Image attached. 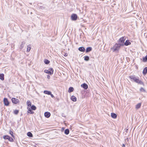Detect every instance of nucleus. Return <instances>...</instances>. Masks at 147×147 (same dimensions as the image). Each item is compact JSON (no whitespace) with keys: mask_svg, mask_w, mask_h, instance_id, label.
Returning <instances> with one entry per match:
<instances>
[{"mask_svg":"<svg viewBox=\"0 0 147 147\" xmlns=\"http://www.w3.org/2000/svg\"><path fill=\"white\" fill-rule=\"evenodd\" d=\"M121 46L119 44L116 43L115 44L114 47L112 48L111 49L113 50V52H115L116 53H118Z\"/></svg>","mask_w":147,"mask_h":147,"instance_id":"obj_1","label":"nucleus"},{"mask_svg":"<svg viewBox=\"0 0 147 147\" xmlns=\"http://www.w3.org/2000/svg\"><path fill=\"white\" fill-rule=\"evenodd\" d=\"M125 40V38L124 37H122L121 38L118 40V44L120 46H123L124 45V41Z\"/></svg>","mask_w":147,"mask_h":147,"instance_id":"obj_2","label":"nucleus"},{"mask_svg":"<svg viewBox=\"0 0 147 147\" xmlns=\"http://www.w3.org/2000/svg\"><path fill=\"white\" fill-rule=\"evenodd\" d=\"M71 19L72 20L75 21L77 19V16L76 14L73 13L71 16Z\"/></svg>","mask_w":147,"mask_h":147,"instance_id":"obj_3","label":"nucleus"},{"mask_svg":"<svg viewBox=\"0 0 147 147\" xmlns=\"http://www.w3.org/2000/svg\"><path fill=\"white\" fill-rule=\"evenodd\" d=\"M11 100L12 102L15 104L18 103L19 102L18 99L14 98H12Z\"/></svg>","mask_w":147,"mask_h":147,"instance_id":"obj_4","label":"nucleus"},{"mask_svg":"<svg viewBox=\"0 0 147 147\" xmlns=\"http://www.w3.org/2000/svg\"><path fill=\"white\" fill-rule=\"evenodd\" d=\"M3 102L5 105L6 106H8L9 105V103L7 98H4Z\"/></svg>","mask_w":147,"mask_h":147,"instance_id":"obj_5","label":"nucleus"},{"mask_svg":"<svg viewBox=\"0 0 147 147\" xmlns=\"http://www.w3.org/2000/svg\"><path fill=\"white\" fill-rule=\"evenodd\" d=\"M129 78L130 79L131 81L133 80L135 82H136V80L137 78L134 75L129 76Z\"/></svg>","mask_w":147,"mask_h":147,"instance_id":"obj_6","label":"nucleus"},{"mask_svg":"<svg viewBox=\"0 0 147 147\" xmlns=\"http://www.w3.org/2000/svg\"><path fill=\"white\" fill-rule=\"evenodd\" d=\"M81 86L85 89H87L88 88V85L85 83L81 84Z\"/></svg>","mask_w":147,"mask_h":147,"instance_id":"obj_7","label":"nucleus"},{"mask_svg":"<svg viewBox=\"0 0 147 147\" xmlns=\"http://www.w3.org/2000/svg\"><path fill=\"white\" fill-rule=\"evenodd\" d=\"M27 109L28 110L27 112L28 113H30L31 114H33L34 113V112L32 111L30 107H27Z\"/></svg>","mask_w":147,"mask_h":147,"instance_id":"obj_8","label":"nucleus"},{"mask_svg":"<svg viewBox=\"0 0 147 147\" xmlns=\"http://www.w3.org/2000/svg\"><path fill=\"white\" fill-rule=\"evenodd\" d=\"M45 116L47 118L49 117L50 115L51 114L50 113L48 112H45L44 113Z\"/></svg>","mask_w":147,"mask_h":147,"instance_id":"obj_9","label":"nucleus"},{"mask_svg":"<svg viewBox=\"0 0 147 147\" xmlns=\"http://www.w3.org/2000/svg\"><path fill=\"white\" fill-rule=\"evenodd\" d=\"M135 82L140 84H143V83L142 81L139 80L137 78Z\"/></svg>","mask_w":147,"mask_h":147,"instance_id":"obj_10","label":"nucleus"},{"mask_svg":"<svg viewBox=\"0 0 147 147\" xmlns=\"http://www.w3.org/2000/svg\"><path fill=\"white\" fill-rule=\"evenodd\" d=\"M131 44V43L129 42V40H127L125 42H124V45L125 46H127L128 45H130Z\"/></svg>","mask_w":147,"mask_h":147,"instance_id":"obj_11","label":"nucleus"},{"mask_svg":"<svg viewBox=\"0 0 147 147\" xmlns=\"http://www.w3.org/2000/svg\"><path fill=\"white\" fill-rule=\"evenodd\" d=\"M142 73L144 75L146 74L147 73V67H146L144 69Z\"/></svg>","mask_w":147,"mask_h":147,"instance_id":"obj_12","label":"nucleus"},{"mask_svg":"<svg viewBox=\"0 0 147 147\" xmlns=\"http://www.w3.org/2000/svg\"><path fill=\"white\" fill-rule=\"evenodd\" d=\"M92 50V48L91 47H88L86 50V53H88Z\"/></svg>","mask_w":147,"mask_h":147,"instance_id":"obj_13","label":"nucleus"},{"mask_svg":"<svg viewBox=\"0 0 147 147\" xmlns=\"http://www.w3.org/2000/svg\"><path fill=\"white\" fill-rule=\"evenodd\" d=\"M111 116L114 119L116 118L117 117V115L113 113H111Z\"/></svg>","mask_w":147,"mask_h":147,"instance_id":"obj_14","label":"nucleus"},{"mask_svg":"<svg viewBox=\"0 0 147 147\" xmlns=\"http://www.w3.org/2000/svg\"><path fill=\"white\" fill-rule=\"evenodd\" d=\"M25 44V41H24L22 42H21V44L20 45V50H22L24 47V45Z\"/></svg>","mask_w":147,"mask_h":147,"instance_id":"obj_15","label":"nucleus"},{"mask_svg":"<svg viewBox=\"0 0 147 147\" xmlns=\"http://www.w3.org/2000/svg\"><path fill=\"white\" fill-rule=\"evenodd\" d=\"M78 50L81 52H84L85 51V49L83 47H81L78 48Z\"/></svg>","mask_w":147,"mask_h":147,"instance_id":"obj_16","label":"nucleus"},{"mask_svg":"<svg viewBox=\"0 0 147 147\" xmlns=\"http://www.w3.org/2000/svg\"><path fill=\"white\" fill-rule=\"evenodd\" d=\"M71 99L73 101L75 102L77 100V98L74 96H72L71 98Z\"/></svg>","mask_w":147,"mask_h":147,"instance_id":"obj_17","label":"nucleus"},{"mask_svg":"<svg viewBox=\"0 0 147 147\" xmlns=\"http://www.w3.org/2000/svg\"><path fill=\"white\" fill-rule=\"evenodd\" d=\"M26 104L28 106L27 107H30L31 106V102L29 100L27 101L26 102Z\"/></svg>","mask_w":147,"mask_h":147,"instance_id":"obj_18","label":"nucleus"},{"mask_svg":"<svg viewBox=\"0 0 147 147\" xmlns=\"http://www.w3.org/2000/svg\"><path fill=\"white\" fill-rule=\"evenodd\" d=\"M44 72L47 74H49L50 75L53 74V73L52 72H51V71H50L49 70L47 69H45L44 70Z\"/></svg>","mask_w":147,"mask_h":147,"instance_id":"obj_19","label":"nucleus"},{"mask_svg":"<svg viewBox=\"0 0 147 147\" xmlns=\"http://www.w3.org/2000/svg\"><path fill=\"white\" fill-rule=\"evenodd\" d=\"M51 92L50 91H48L47 90H45L44 91V93L47 94L49 95H50V94H51Z\"/></svg>","mask_w":147,"mask_h":147,"instance_id":"obj_20","label":"nucleus"},{"mask_svg":"<svg viewBox=\"0 0 147 147\" xmlns=\"http://www.w3.org/2000/svg\"><path fill=\"white\" fill-rule=\"evenodd\" d=\"M0 79L2 80H4V74H0Z\"/></svg>","mask_w":147,"mask_h":147,"instance_id":"obj_21","label":"nucleus"},{"mask_svg":"<svg viewBox=\"0 0 147 147\" xmlns=\"http://www.w3.org/2000/svg\"><path fill=\"white\" fill-rule=\"evenodd\" d=\"M141 103H138L136 106V109H139L141 106Z\"/></svg>","mask_w":147,"mask_h":147,"instance_id":"obj_22","label":"nucleus"},{"mask_svg":"<svg viewBox=\"0 0 147 147\" xmlns=\"http://www.w3.org/2000/svg\"><path fill=\"white\" fill-rule=\"evenodd\" d=\"M30 109L32 110H35L36 109V107L34 105H32L30 107Z\"/></svg>","mask_w":147,"mask_h":147,"instance_id":"obj_23","label":"nucleus"},{"mask_svg":"<svg viewBox=\"0 0 147 147\" xmlns=\"http://www.w3.org/2000/svg\"><path fill=\"white\" fill-rule=\"evenodd\" d=\"M74 89L72 87H70L69 88L68 90V92L69 93H71L74 90Z\"/></svg>","mask_w":147,"mask_h":147,"instance_id":"obj_24","label":"nucleus"},{"mask_svg":"<svg viewBox=\"0 0 147 147\" xmlns=\"http://www.w3.org/2000/svg\"><path fill=\"white\" fill-rule=\"evenodd\" d=\"M31 49V46L30 45H28L27 46V52H28L30 51Z\"/></svg>","mask_w":147,"mask_h":147,"instance_id":"obj_25","label":"nucleus"},{"mask_svg":"<svg viewBox=\"0 0 147 147\" xmlns=\"http://www.w3.org/2000/svg\"><path fill=\"white\" fill-rule=\"evenodd\" d=\"M84 60L86 61H88L89 60V57L87 56H85L84 57Z\"/></svg>","mask_w":147,"mask_h":147,"instance_id":"obj_26","label":"nucleus"},{"mask_svg":"<svg viewBox=\"0 0 147 147\" xmlns=\"http://www.w3.org/2000/svg\"><path fill=\"white\" fill-rule=\"evenodd\" d=\"M69 132V130L68 129H66L65 131V134L66 135H68Z\"/></svg>","mask_w":147,"mask_h":147,"instance_id":"obj_27","label":"nucleus"},{"mask_svg":"<svg viewBox=\"0 0 147 147\" xmlns=\"http://www.w3.org/2000/svg\"><path fill=\"white\" fill-rule=\"evenodd\" d=\"M44 63L47 64H48L50 63V61L47 59H45L44 60Z\"/></svg>","mask_w":147,"mask_h":147,"instance_id":"obj_28","label":"nucleus"},{"mask_svg":"<svg viewBox=\"0 0 147 147\" xmlns=\"http://www.w3.org/2000/svg\"><path fill=\"white\" fill-rule=\"evenodd\" d=\"M27 136L30 137H32L33 136L32 133L30 132H28Z\"/></svg>","mask_w":147,"mask_h":147,"instance_id":"obj_29","label":"nucleus"},{"mask_svg":"<svg viewBox=\"0 0 147 147\" xmlns=\"http://www.w3.org/2000/svg\"><path fill=\"white\" fill-rule=\"evenodd\" d=\"M19 112V110H15L13 111V113L15 115H17Z\"/></svg>","mask_w":147,"mask_h":147,"instance_id":"obj_30","label":"nucleus"},{"mask_svg":"<svg viewBox=\"0 0 147 147\" xmlns=\"http://www.w3.org/2000/svg\"><path fill=\"white\" fill-rule=\"evenodd\" d=\"M143 62H145L147 61V55L145 57H144L143 59Z\"/></svg>","mask_w":147,"mask_h":147,"instance_id":"obj_31","label":"nucleus"},{"mask_svg":"<svg viewBox=\"0 0 147 147\" xmlns=\"http://www.w3.org/2000/svg\"><path fill=\"white\" fill-rule=\"evenodd\" d=\"M7 140H8L9 141L11 142H13V139L11 137L9 136Z\"/></svg>","mask_w":147,"mask_h":147,"instance_id":"obj_32","label":"nucleus"},{"mask_svg":"<svg viewBox=\"0 0 147 147\" xmlns=\"http://www.w3.org/2000/svg\"><path fill=\"white\" fill-rule=\"evenodd\" d=\"M9 136H7V135H5V136H3V138L4 139H5V140H6V139H8V138H9Z\"/></svg>","mask_w":147,"mask_h":147,"instance_id":"obj_33","label":"nucleus"},{"mask_svg":"<svg viewBox=\"0 0 147 147\" xmlns=\"http://www.w3.org/2000/svg\"><path fill=\"white\" fill-rule=\"evenodd\" d=\"M140 91L143 92H146L145 90L142 87L140 89Z\"/></svg>","mask_w":147,"mask_h":147,"instance_id":"obj_34","label":"nucleus"},{"mask_svg":"<svg viewBox=\"0 0 147 147\" xmlns=\"http://www.w3.org/2000/svg\"><path fill=\"white\" fill-rule=\"evenodd\" d=\"M9 133L11 135V136L13 137H14V135H13V132L10 130L9 131Z\"/></svg>","mask_w":147,"mask_h":147,"instance_id":"obj_35","label":"nucleus"},{"mask_svg":"<svg viewBox=\"0 0 147 147\" xmlns=\"http://www.w3.org/2000/svg\"><path fill=\"white\" fill-rule=\"evenodd\" d=\"M49 70L51 71V72H52L53 74V69L52 68H50L49 69Z\"/></svg>","mask_w":147,"mask_h":147,"instance_id":"obj_36","label":"nucleus"},{"mask_svg":"<svg viewBox=\"0 0 147 147\" xmlns=\"http://www.w3.org/2000/svg\"><path fill=\"white\" fill-rule=\"evenodd\" d=\"M47 78L48 79H50V77L49 75H47Z\"/></svg>","mask_w":147,"mask_h":147,"instance_id":"obj_37","label":"nucleus"},{"mask_svg":"<svg viewBox=\"0 0 147 147\" xmlns=\"http://www.w3.org/2000/svg\"><path fill=\"white\" fill-rule=\"evenodd\" d=\"M50 95L51 96L52 98H54V96L53 95V94H52L51 93V94H50Z\"/></svg>","mask_w":147,"mask_h":147,"instance_id":"obj_38","label":"nucleus"},{"mask_svg":"<svg viewBox=\"0 0 147 147\" xmlns=\"http://www.w3.org/2000/svg\"><path fill=\"white\" fill-rule=\"evenodd\" d=\"M64 56L65 57L67 56V53H66L64 55Z\"/></svg>","mask_w":147,"mask_h":147,"instance_id":"obj_39","label":"nucleus"},{"mask_svg":"<svg viewBox=\"0 0 147 147\" xmlns=\"http://www.w3.org/2000/svg\"><path fill=\"white\" fill-rule=\"evenodd\" d=\"M122 146V147H125V144H123Z\"/></svg>","mask_w":147,"mask_h":147,"instance_id":"obj_40","label":"nucleus"},{"mask_svg":"<svg viewBox=\"0 0 147 147\" xmlns=\"http://www.w3.org/2000/svg\"><path fill=\"white\" fill-rule=\"evenodd\" d=\"M128 131V129H126V132H127V131Z\"/></svg>","mask_w":147,"mask_h":147,"instance_id":"obj_41","label":"nucleus"},{"mask_svg":"<svg viewBox=\"0 0 147 147\" xmlns=\"http://www.w3.org/2000/svg\"><path fill=\"white\" fill-rule=\"evenodd\" d=\"M32 12H31V13L32 14Z\"/></svg>","mask_w":147,"mask_h":147,"instance_id":"obj_42","label":"nucleus"}]
</instances>
